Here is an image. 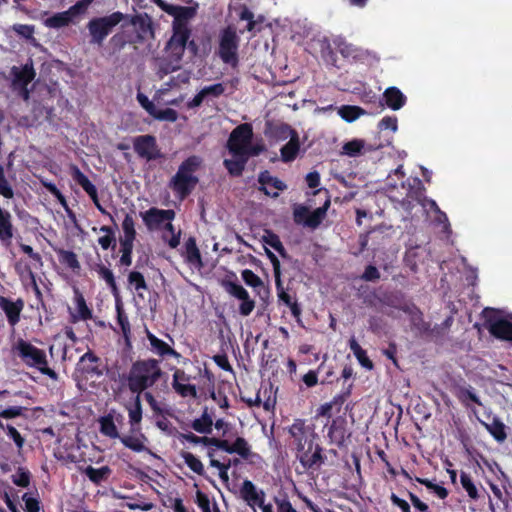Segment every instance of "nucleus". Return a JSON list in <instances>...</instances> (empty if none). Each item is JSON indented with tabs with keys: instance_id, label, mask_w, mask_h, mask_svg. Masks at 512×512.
Segmentation results:
<instances>
[{
	"instance_id": "obj_14",
	"label": "nucleus",
	"mask_w": 512,
	"mask_h": 512,
	"mask_svg": "<svg viewBox=\"0 0 512 512\" xmlns=\"http://www.w3.org/2000/svg\"><path fill=\"white\" fill-rule=\"evenodd\" d=\"M24 305L25 303L22 298L13 301L10 298L0 296V308L5 313L9 325L12 327L19 323Z\"/></svg>"
},
{
	"instance_id": "obj_24",
	"label": "nucleus",
	"mask_w": 512,
	"mask_h": 512,
	"mask_svg": "<svg viewBox=\"0 0 512 512\" xmlns=\"http://www.w3.org/2000/svg\"><path fill=\"white\" fill-rule=\"evenodd\" d=\"M197 14V7L173 5L170 16H173V25L187 26V22Z\"/></svg>"
},
{
	"instance_id": "obj_60",
	"label": "nucleus",
	"mask_w": 512,
	"mask_h": 512,
	"mask_svg": "<svg viewBox=\"0 0 512 512\" xmlns=\"http://www.w3.org/2000/svg\"><path fill=\"white\" fill-rule=\"evenodd\" d=\"M93 0H79L74 5L69 7L68 12L72 19L78 15L84 14Z\"/></svg>"
},
{
	"instance_id": "obj_22",
	"label": "nucleus",
	"mask_w": 512,
	"mask_h": 512,
	"mask_svg": "<svg viewBox=\"0 0 512 512\" xmlns=\"http://www.w3.org/2000/svg\"><path fill=\"white\" fill-rule=\"evenodd\" d=\"M70 175L72 179L82 187V189L94 199L98 195L96 186L89 180V178L79 169L75 164L70 166Z\"/></svg>"
},
{
	"instance_id": "obj_42",
	"label": "nucleus",
	"mask_w": 512,
	"mask_h": 512,
	"mask_svg": "<svg viewBox=\"0 0 512 512\" xmlns=\"http://www.w3.org/2000/svg\"><path fill=\"white\" fill-rule=\"evenodd\" d=\"M99 277L103 279L108 287L112 290L113 294L116 296L118 294V287L116 284V280L113 272L107 268L105 265H98L96 269Z\"/></svg>"
},
{
	"instance_id": "obj_64",
	"label": "nucleus",
	"mask_w": 512,
	"mask_h": 512,
	"mask_svg": "<svg viewBox=\"0 0 512 512\" xmlns=\"http://www.w3.org/2000/svg\"><path fill=\"white\" fill-rule=\"evenodd\" d=\"M195 502L202 512H211L210 499L208 495L202 492L201 490L196 491Z\"/></svg>"
},
{
	"instance_id": "obj_34",
	"label": "nucleus",
	"mask_w": 512,
	"mask_h": 512,
	"mask_svg": "<svg viewBox=\"0 0 512 512\" xmlns=\"http://www.w3.org/2000/svg\"><path fill=\"white\" fill-rule=\"evenodd\" d=\"M486 430L492 437L499 443H502L507 438L506 426L499 418H493L491 423H483Z\"/></svg>"
},
{
	"instance_id": "obj_32",
	"label": "nucleus",
	"mask_w": 512,
	"mask_h": 512,
	"mask_svg": "<svg viewBox=\"0 0 512 512\" xmlns=\"http://www.w3.org/2000/svg\"><path fill=\"white\" fill-rule=\"evenodd\" d=\"M457 399L466 407H469V402L475 403L479 406L482 405L480 398L474 392L471 386H457L454 392Z\"/></svg>"
},
{
	"instance_id": "obj_35",
	"label": "nucleus",
	"mask_w": 512,
	"mask_h": 512,
	"mask_svg": "<svg viewBox=\"0 0 512 512\" xmlns=\"http://www.w3.org/2000/svg\"><path fill=\"white\" fill-rule=\"evenodd\" d=\"M191 427L193 430L201 434H210L212 432L213 420L206 409L200 418L192 421Z\"/></svg>"
},
{
	"instance_id": "obj_55",
	"label": "nucleus",
	"mask_w": 512,
	"mask_h": 512,
	"mask_svg": "<svg viewBox=\"0 0 512 512\" xmlns=\"http://www.w3.org/2000/svg\"><path fill=\"white\" fill-rule=\"evenodd\" d=\"M153 118L159 121L175 122L178 119V113L172 108L155 109Z\"/></svg>"
},
{
	"instance_id": "obj_36",
	"label": "nucleus",
	"mask_w": 512,
	"mask_h": 512,
	"mask_svg": "<svg viewBox=\"0 0 512 512\" xmlns=\"http://www.w3.org/2000/svg\"><path fill=\"white\" fill-rule=\"evenodd\" d=\"M234 159H225L224 166L228 170L229 174L235 177L242 175L247 160L244 156H233Z\"/></svg>"
},
{
	"instance_id": "obj_31",
	"label": "nucleus",
	"mask_w": 512,
	"mask_h": 512,
	"mask_svg": "<svg viewBox=\"0 0 512 512\" xmlns=\"http://www.w3.org/2000/svg\"><path fill=\"white\" fill-rule=\"evenodd\" d=\"M83 473L88 477V479L94 483L95 485H100L102 482H105L110 477L112 470L109 466H102L100 468H94L93 466H87Z\"/></svg>"
},
{
	"instance_id": "obj_49",
	"label": "nucleus",
	"mask_w": 512,
	"mask_h": 512,
	"mask_svg": "<svg viewBox=\"0 0 512 512\" xmlns=\"http://www.w3.org/2000/svg\"><path fill=\"white\" fill-rule=\"evenodd\" d=\"M293 133H297V131L286 123L275 125L272 129V136L277 140H286L287 138H291Z\"/></svg>"
},
{
	"instance_id": "obj_18",
	"label": "nucleus",
	"mask_w": 512,
	"mask_h": 512,
	"mask_svg": "<svg viewBox=\"0 0 512 512\" xmlns=\"http://www.w3.org/2000/svg\"><path fill=\"white\" fill-rule=\"evenodd\" d=\"M181 254L187 264L196 268H201L203 266L201 253L197 246L195 237L190 236L185 241Z\"/></svg>"
},
{
	"instance_id": "obj_7",
	"label": "nucleus",
	"mask_w": 512,
	"mask_h": 512,
	"mask_svg": "<svg viewBox=\"0 0 512 512\" xmlns=\"http://www.w3.org/2000/svg\"><path fill=\"white\" fill-rule=\"evenodd\" d=\"M484 326L489 333L499 340L512 341V322L498 316L494 308H485L482 311Z\"/></svg>"
},
{
	"instance_id": "obj_13",
	"label": "nucleus",
	"mask_w": 512,
	"mask_h": 512,
	"mask_svg": "<svg viewBox=\"0 0 512 512\" xmlns=\"http://www.w3.org/2000/svg\"><path fill=\"white\" fill-rule=\"evenodd\" d=\"M260 186L258 190L266 196L277 198L279 196L278 191H284L287 189V185L279 178L272 176L268 170L261 171L257 179Z\"/></svg>"
},
{
	"instance_id": "obj_20",
	"label": "nucleus",
	"mask_w": 512,
	"mask_h": 512,
	"mask_svg": "<svg viewBox=\"0 0 512 512\" xmlns=\"http://www.w3.org/2000/svg\"><path fill=\"white\" fill-rule=\"evenodd\" d=\"M347 435L346 420L342 417H337L332 420L328 429V437L330 441L337 446L341 447L345 444Z\"/></svg>"
},
{
	"instance_id": "obj_2",
	"label": "nucleus",
	"mask_w": 512,
	"mask_h": 512,
	"mask_svg": "<svg viewBox=\"0 0 512 512\" xmlns=\"http://www.w3.org/2000/svg\"><path fill=\"white\" fill-rule=\"evenodd\" d=\"M162 375L160 360L155 358L138 359L131 364L125 380L130 392L140 395L152 388Z\"/></svg>"
},
{
	"instance_id": "obj_53",
	"label": "nucleus",
	"mask_w": 512,
	"mask_h": 512,
	"mask_svg": "<svg viewBox=\"0 0 512 512\" xmlns=\"http://www.w3.org/2000/svg\"><path fill=\"white\" fill-rule=\"evenodd\" d=\"M363 148H364V141L361 139H353V140L345 143L342 147L343 153L350 157L358 156L361 153Z\"/></svg>"
},
{
	"instance_id": "obj_4",
	"label": "nucleus",
	"mask_w": 512,
	"mask_h": 512,
	"mask_svg": "<svg viewBox=\"0 0 512 512\" xmlns=\"http://www.w3.org/2000/svg\"><path fill=\"white\" fill-rule=\"evenodd\" d=\"M12 352L17 355L28 367L39 370L43 375L56 380L58 375L48 366L46 352L30 342L18 338L12 346Z\"/></svg>"
},
{
	"instance_id": "obj_57",
	"label": "nucleus",
	"mask_w": 512,
	"mask_h": 512,
	"mask_svg": "<svg viewBox=\"0 0 512 512\" xmlns=\"http://www.w3.org/2000/svg\"><path fill=\"white\" fill-rule=\"evenodd\" d=\"M0 195L7 199L14 197V191L5 176V170L2 165H0Z\"/></svg>"
},
{
	"instance_id": "obj_33",
	"label": "nucleus",
	"mask_w": 512,
	"mask_h": 512,
	"mask_svg": "<svg viewBox=\"0 0 512 512\" xmlns=\"http://www.w3.org/2000/svg\"><path fill=\"white\" fill-rule=\"evenodd\" d=\"M99 431L102 435L110 439H120L121 435L118 431L117 425L113 422V418L107 414L101 416L98 420Z\"/></svg>"
},
{
	"instance_id": "obj_54",
	"label": "nucleus",
	"mask_w": 512,
	"mask_h": 512,
	"mask_svg": "<svg viewBox=\"0 0 512 512\" xmlns=\"http://www.w3.org/2000/svg\"><path fill=\"white\" fill-rule=\"evenodd\" d=\"M273 501L276 505L277 512H297L295 508L292 506L289 497L286 493L274 496Z\"/></svg>"
},
{
	"instance_id": "obj_8",
	"label": "nucleus",
	"mask_w": 512,
	"mask_h": 512,
	"mask_svg": "<svg viewBox=\"0 0 512 512\" xmlns=\"http://www.w3.org/2000/svg\"><path fill=\"white\" fill-rule=\"evenodd\" d=\"M329 205L330 201L327 200L323 206L316 208L312 212L307 206L298 205L293 209V220L297 225L316 229L326 217Z\"/></svg>"
},
{
	"instance_id": "obj_37",
	"label": "nucleus",
	"mask_w": 512,
	"mask_h": 512,
	"mask_svg": "<svg viewBox=\"0 0 512 512\" xmlns=\"http://www.w3.org/2000/svg\"><path fill=\"white\" fill-rule=\"evenodd\" d=\"M349 347L352 350L353 354L359 361V363L367 369L373 368V362L368 357L366 351L359 345L355 338H351L349 341Z\"/></svg>"
},
{
	"instance_id": "obj_19",
	"label": "nucleus",
	"mask_w": 512,
	"mask_h": 512,
	"mask_svg": "<svg viewBox=\"0 0 512 512\" xmlns=\"http://www.w3.org/2000/svg\"><path fill=\"white\" fill-rule=\"evenodd\" d=\"M125 407L128 411L130 432H139L141 430V421L143 417L140 395L136 394V396L133 399V402L128 403Z\"/></svg>"
},
{
	"instance_id": "obj_63",
	"label": "nucleus",
	"mask_w": 512,
	"mask_h": 512,
	"mask_svg": "<svg viewBox=\"0 0 512 512\" xmlns=\"http://www.w3.org/2000/svg\"><path fill=\"white\" fill-rule=\"evenodd\" d=\"M201 90L204 93L205 98L207 96H212V97L217 98V97L221 96L222 94H224L225 86L223 83H216V84H213L210 86H205Z\"/></svg>"
},
{
	"instance_id": "obj_28",
	"label": "nucleus",
	"mask_w": 512,
	"mask_h": 512,
	"mask_svg": "<svg viewBox=\"0 0 512 512\" xmlns=\"http://www.w3.org/2000/svg\"><path fill=\"white\" fill-rule=\"evenodd\" d=\"M75 303L77 312L71 313L72 323H76L79 320L86 321L92 318V310L87 306L84 296L78 291L75 293Z\"/></svg>"
},
{
	"instance_id": "obj_10",
	"label": "nucleus",
	"mask_w": 512,
	"mask_h": 512,
	"mask_svg": "<svg viewBox=\"0 0 512 512\" xmlns=\"http://www.w3.org/2000/svg\"><path fill=\"white\" fill-rule=\"evenodd\" d=\"M253 139L251 124L243 123L238 125L231 132L227 141V148L233 156H241Z\"/></svg>"
},
{
	"instance_id": "obj_5",
	"label": "nucleus",
	"mask_w": 512,
	"mask_h": 512,
	"mask_svg": "<svg viewBox=\"0 0 512 512\" xmlns=\"http://www.w3.org/2000/svg\"><path fill=\"white\" fill-rule=\"evenodd\" d=\"M240 37L233 25H228L219 32L217 55L221 61L236 68L239 64Z\"/></svg>"
},
{
	"instance_id": "obj_52",
	"label": "nucleus",
	"mask_w": 512,
	"mask_h": 512,
	"mask_svg": "<svg viewBox=\"0 0 512 512\" xmlns=\"http://www.w3.org/2000/svg\"><path fill=\"white\" fill-rule=\"evenodd\" d=\"M128 283L133 286L136 292L147 290L146 280L141 272L131 271L128 275Z\"/></svg>"
},
{
	"instance_id": "obj_45",
	"label": "nucleus",
	"mask_w": 512,
	"mask_h": 512,
	"mask_svg": "<svg viewBox=\"0 0 512 512\" xmlns=\"http://www.w3.org/2000/svg\"><path fill=\"white\" fill-rule=\"evenodd\" d=\"M416 481L422 485H424L428 490H430L432 493H434L438 498L445 499L448 497V490L442 486L433 483L431 480L426 478H416Z\"/></svg>"
},
{
	"instance_id": "obj_12",
	"label": "nucleus",
	"mask_w": 512,
	"mask_h": 512,
	"mask_svg": "<svg viewBox=\"0 0 512 512\" xmlns=\"http://www.w3.org/2000/svg\"><path fill=\"white\" fill-rule=\"evenodd\" d=\"M142 220L149 231L160 229L166 221H173L176 213L172 209H159L151 207L140 213Z\"/></svg>"
},
{
	"instance_id": "obj_44",
	"label": "nucleus",
	"mask_w": 512,
	"mask_h": 512,
	"mask_svg": "<svg viewBox=\"0 0 512 512\" xmlns=\"http://www.w3.org/2000/svg\"><path fill=\"white\" fill-rule=\"evenodd\" d=\"M181 456L185 464L196 474L202 476L205 473L202 462L190 452H182Z\"/></svg>"
},
{
	"instance_id": "obj_47",
	"label": "nucleus",
	"mask_w": 512,
	"mask_h": 512,
	"mask_svg": "<svg viewBox=\"0 0 512 512\" xmlns=\"http://www.w3.org/2000/svg\"><path fill=\"white\" fill-rule=\"evenodd\" d=\"M231 452L238 454L243 459H248L251 454L250 447L243 437H237L231 445Z\"/></svg>"
},
{
	"instance_id": "obj_23",
	"label": "nucleus",
	"mask_w": 512,
	"mask_h": 512,
	"mask_svg": "<svg viewBox=\"0 0 512 512\" xmlns=\"http://www.w3.org/2000/svg\"><path fill=\"white\" fill-rule=\"evenodd\" d=\"M14 236V226L12 216L7 210L0 211V242L4 246H9Z\"/></svg>"
},
{
	"instance_id": "obj_1",
	"label": "nucleus",
	"mask_w": 512,
	"mask_h": 512,
	"mask_svg": "<svg viewBox=\"0 0 512 512\" xmlns=\"http://www.w3.org/2000/svg\"><path fill=\"white\" fill-rule=\"evenodd\" d=\"M293 439L292 444L297 452V459L306 470L318 469L326 460L323 449L318 444L319 436L313 425L306 424L303 419L294 420L288 428Z\"/></svg>"
},
{
	"instance_id": "obj_40",
	"label": "nucleus",
	"mask_w": 512,
	"mask_h": 512,
	"mask_svg": "<svg viewBox=\"0 0 512 512\" xmlns=\"http://www.w3.org/2000/svg\"><path fill=\"white\" fill-rule=\"evenodd\" d=\"M60 263L66 265L73 271L80 269V263L78 261L76 253L69 250L58 249L56 250Z\"/></svg>"
},
{
	"instance_id": "obj_16",
	"label": "nucleus",
	"mask_w": 512,
	"mask_h": 512,
	"mask_svg": "<svg viewBox=\"0 0 512 512\" xmlns=\"http://www.w3.org/2000/svg\"><path fill=\"white\" fill-rule=\"evenodd\" d=\"M275 287H276L279 304L286 305L290 309L292 316L297 321H300V317L302 314V308H301L300 304L297 302L296 298H293L286 291L281 278L275 279Z\"/></svg>"
},
{
	"instance_id": "obj_38",
	"label": "nucleus",
	"mask_w": 512,
	"mask_h": 512,
	"mask_svg": "<svg viewBox=\"0 0 512 512\" xmlns=\"http://www.w3.org/2000/svg\"><path fill=\"white\" fill-rule=\"evenodd\" d=\"M73 21L68 10L64 12L55 13L45 20V25L49 28H61L68 26Z\"/></svg>"
},
{
	"instance_id": "obj_26",
	"label": "nucleus",
	"mask_w": 512,
	"mask_h": 512,
	"mask_svg": "<svg viewBox=\"0 0 512 512\" xmlns=\"http://www.w3.org/2000/svg\"><path fill=\"white\" fill-rule=\"evenodd\" d=\"M385 104L392 110L401 109L407 101L406 96L397 87H388L383 93Z\"/></svg>"
},
{
	"instance_id": "obj_15",
	"label": "nucleus",
	"mask_w": 512,
	"mask_h": 512,
	"mask_svg": "<svg viewBox=\"0 0 512 512\" xmlns=\"http://www.w3.org/2000/svg\"><path fill=\"white\" fill-rule=\"evenodd\" d=\"M265 492L262 489H257L256 485L248 479H245L240 487V497L251 508L261 506L265 500Z\"/></svg>"
},
{
	"instance_id": "obj_25",
	"label": "nucleus",
	"mask_w": 512,
	"mask_h": 512,
	"mask_svg": "<svg viewBox=\"0 0 512 512\" xmlns=\"http://www.w3.org/2000/svg\"><path fill=\"white\" fill-rule=\"evenodd\" d=\"M117 313V323L121 328V332L127 346H131V325L127 313L124 310L121 300L116 299L115 303Z\"/></svg>"
},
{
	"instance_id": "obj_48",
	"label": "nucleus",
	"mask_w": 512,
	"mask_h": 512,
	"mask_svg": "<svg viewBox=\"0 0 512 512\" xmlns=\"http://www.w3.org/2000/svg\"><path fill=\"white\" fill-rule=\"evenodd\" d=\"M31 473L23 467H19L14 475H12V482L19 487L27 488L30 485Z\"/></svg>"
},
{
	"instance_id": "obj_9",
	"label": "nucleus",
	"mask_w": 512,
	"mask_h": 512,
	"mask_svg": "<svg viewBox=\"0 0 512 512\" xmlns=\"http://www.w3.org/2000/svg\"><path fill=\"white\" fill-rule=\"evenodd\" d=\"M132 144L137 156L147 162L155 161L164 157L154 135H138L132 139Z\"/></svg>"
},
{
	"instance_id": "obj_21",
	"label": "nucleus",
	"mask_w": 512,
	"mask_h": 512,
	"mask_svg": "<svg viewBox=\"0 0 512 512\" xmlns=\"http://www.w3.org/2000/svg\"><path fill=\"white\" fill-rule=\"evenodd\" d=\"M70 175L72 179L82 187V189L94 199L98 195L96 186L89 180V178L79 169L75 164L70 166Z\"/></svg>"
},
{
	"instance_id": "obj_61",
	"label": "nucleus",
	"mask_w": 512,
	"mask_h": 512,
	"mask_svg": "<svg viewBox=\"0 0 512 512\" xmlns=\"http://www.w3.org/2000/svg\"><path fill=\"white\" fill-rule=\"evenodd\" d=\"M186 46L178 45V43H173L172 41H168L166 49L169 51L171 57L179 63L183 57Z\"/></svg>"
},
{
	"instance_id": "obj_39",
	"label": "nucleus",
	"mask_w": 512,
	"mask_h": 512,
	"mask_svg": "<svg viewBox=\"0 0 512 512\" xmlns=\"http://www.w3.org/2000/svg\"><path fill=\"white\" fill-rule=\"evenodd\" d=\"M222 286L228 294L239 300L242 298L245 299L247 297V294H249L247 290L238 281L224 279L222 281Z\"/></svg>"
},
{
	"instance_id": "obj_6",
	"label": "nucleus",
	"mask_w": 512,
	"mask_h": 512,
	"mask_svg": "<svg viewBox=\"0 0 512 512\" xmlns=\"http://www.w3.org/2000/svg\"><path fill=\"white\" fill-rule=\"evenodd\" d=\"M125 19V15L116 11L103 17H94L87 23V29L90 35V43L102 45L104 40L110 35L113 29Z\"/></svg>"
},
{
	"instance_id": "obj_50",
	"label": "nucleus",
	"mask_w": 512,
	"mask_h": 512,
	"mask_svg": "<svg viewBox=\"0 0 512 512\" xmlns=\"http://www.w3.org/2000/svg\"><path fill=\"white\" fill-rule=\"evenodd\" d=\"M353 383L344 386L342 391L335 395L333 399L330 401L332 406L336 408V411L339 412L342 405L346 402V400L351 396Z\"/></svg>"
},
{
	"instance_id": "obj_27",
	"label": "nucleus",
	"mask_w": 512,
	"mask_h": 512,
	"mask_svg": "<svg viewBox=\"0 0 512 512\" xmlns=\"http://www.w3.org/2000/svg\"><path fill=\"white\" fill-rule=\"evenodd\" d=\"M338 51L343 57H352L354 59H365L371 55L369 51H364L354 47L352 44L347 43L343 39L335 41Z\"/></svg>"
},
{
	"instance_id": "obj_3",
	"label": "nucleus",
	"mask_w": 512,
	"mask_h": 512,
	"mask_svg": "<svg viewBox=\"0 0 512 512\" xmlns=\"http://www.w3.org/2000/svg\"><path fill=\"white\" fill-rule=\"evenodd\" d=\"M203 159L198 155L186 158L178 167L175 175L170 179L169 187L180 198H187L199 183L196 172L201 168Z\"/></svg>"
},
{
	"instance_id": "obj_58",
	"label": "nucleus",
	"mask_w": 512,
	"mask_h": 512,
	"mask_svg": "<svg viewBox=\"0 0 512 512\" xmlns=\"http://www.w3.org/2000/svg\"><path fill=\"white\" fill-rule=\"evenodd\" d=\"M123 236L128 238H136L135 222L131 214L127 213L122 222Z\"/></svg>"
},
{
	"instance_id": "obj_17",
	"label": "nucleus",
	"mask_w": 512,
	"mask_h": 512,
	"mask_svg": "<svg viewBox=\"0 0 512 512\" xmlns=\"http://www.w3.org/2000/svg\"><path fill=\"white\" fill-rule=\"evenodd\" d=\"M119 440L126 448L132 450L133 452L151 453L150 449L146 446V443H148L149 440L146 435L141 432V430L135 433L130 432L129 435H121Z\"/></svg>"
},
{
	"instance_id": "obj_46",
	"label": "nucleus",
	"mask_w": 512,
	"mask_h": 512,
	"mask_svg": "<svg viewBox=\"0 0 512 512\" xmlns=\"http://www.w3.org/2000/svg\"><path fill=\"white\" fill-rule=\"evenodd\" d=\"M460 482L463 487V489L467 492L468 496L473 499L477 500L479 498L478 489L474 482L472 481L471 476L466 472H461L460 474Z\"/></svg>"
},
{
	"instance_id": "obj_62",
	"label": "nucleus",
	"mask_w": 512,
	"mask_h": 512,
	"mask_svg": "<svg viewBox=\"0 0 512 512\" xmlns=\"http://www.w3.org/2000/svg\"><path fill=\"white\" fill-rule=\"evenodd\" d=\"M380 130H391L396 132L398 129V120L396 116H385L378 123Z\"/></svg>"
},
{
	"instance_id": "obj_56",
	"label": "nucleus",
	"mask_w": 512,
	"mask_h": 512,
	"mask_svg": "<svg viewBox=\"0 0 512 512\" xmlns=\"http://www.w3.org/2000/svg\"><path fill=\"white\" fill-rule=\"evenodd\" d=\"M82 363L88 362L89 364L85 367V371L87 373H96L99 374V370L97 367V363L99 358L91 351L86 352L80 359Z\"/></svg>"
},
{
	"instance_id": "obj_41",
	"label": "nucleus",
	"mask_w": 512,
	"mask_h": 512,
	"mask_svg": "<svg viewBox=\"0 0 512 512\" xmlns=\"http://www.w3.org/2000/svg\"><path fill=\"white\" fill-rule=\"evenodd\" d=\"M338 114L347 122H353L364 114V110L359 106L343 105L338 109Z\"/></svg>"
},
{
	"instance_id": "obj_59",
	"label": "nucleus",
	"mask_w": 512,
	"mask_h": 512,
	"mask_svg": "<svg viewBox=\"0 0 512 512\" xmlns=\"http://www.w3.org/2000/svg\"><path fill=\"white\" fill-rule=\"evenodd\" d=\"M241 276L245 284L250 287L256 288L262 285L261 278L250 269H244Z\"/></svg>"
},
{
	"instance_id": "obj_43",
	"label": "nucleus",
	"mask_w": 512,
	"mask_h": 512,
	"mask_svg": "<svg viewBox=\"0 0 512 512\" xmlns=\"http://www.w3.org/2000/svg\"><path fill=\"white\" fill-rule=\"evenodd\" d=\"M191 35V31L187 26L173 25V35L169 41L178 43V45L186 46Z\"/></svg>"
},
{
	"instance_id": "obj_29",
	"label": "nucleus",
	"mask_w": 512,
	"mask_h": 512,
	"mask_svg": "<svg viewBox=\"0 0 512 512\" xmlns=\"http://www.w3.org/2000/svg\"><path fill=\"white\" fill-rule=\"evenodd\" d=\"M300 150V140L298 133H293L289 141L280 149L283 162H291L296 159Z\"/></svg>"
},
{
	"instance_id": "obj_11",
	"label": "nucleus",
	"mask_w": 512,
	"mask_h": 512,
	"mask_svg": "<svg viewBox=\"0 0 512 512\" xmlns=\"http://www.w3.org/2000/svg\"><path fill=\"white\" fill-rule=\"evenodd\" d=\"M12 87L14 90H19L24 100L29 98L28 84L32 82L36 76L33 63H26L21 68L13 66L11 68Z\"/></svg>"
},
{
	"instance_id": "obj_51",
	"label": "nucleus",
	"mask_w": 512,
	"mask_h": 512,
	"mask_svg": "<svg viewBox=\"0 0 512 512\" xmlns=\"http://www.w3.org/2000/svg\"><path fill=\"white\" fill-rule=\"evenodd\" d=\"M172 388L174 391L181 397H192L196 398L197 395V389L196 386L190 383H176L172 384Z\"/></svg>"
},
{
	"instance_id": "obj_30",
	"label": "nucleus",
	"mask_w": 512,
	"mask_h": 512,
	"mask_svg": "<svg viewBox=\"0 0 512 512\" xmlns=\"http://www.w3.org/2000/svg\"><path fill=\"white\" fill-rule=\"evenodd\" d=\"M146 337L150 344L149 350L153 354L159 356L161 359H166L167 353L169 352L171 346L162 339L158 338L148 329H146Z\"/></svg>"
}]
</instances>
